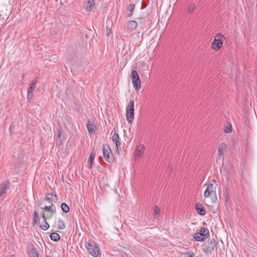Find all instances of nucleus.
I'll use <instances>...</instances> for the list:
<instances>
[{
  "label": "nucleus",
  "mask_w": 257,
  "mask_h": 257,
  "mask_svg": "<svg viewBox=\"0 0 257 257\" xmlns=\"http://www.w3.org/2000/svg\"><path fill=\"white\" fill-rule=\"evenodd\" d=\"M28 255L29 257H39V252L37 249L32 244L29 247Z\"/></svg>",
  "instance_id": "1a4fd4ad"
},
{
  "label": "nucleus",
  "mask_w": 257,
  "mask_h": 257,
  "mask_svg": "<svg viewBox=\"0 0 257 257\" xmlns=\"http://www.w3.org/2000/svg\"><path fill=\"white\" fill-rule=\"evenodd\" d=\"M41 216H42V217L44 221H45L46 220V217L45 216L44 212H42Z\"/></svg>",
  "instance_id": "2f4dec72"
},
{
  "label": "nucleus",
  "mask_w": 257,
  "mask_h": 257,
  "mask_svg": "<svg viewBox=\"0 0 257 257\" xmlns=\"http://www.w3.org/2000/svg\"><path fill=\"white\" fill-rule=\"evenodd\" d=\"M112 140L113 142H115L116 148H117V150L118 151L119 148H120V147L121 144L119 141V136H118V134L117 133H116L115 132L112 137Z\"/></svg>",
  "instance_id": "4468645a"
},
{
  "label": "nucleus",
  "mask_w": 257,
  "mask_h": 257,
  "mask_svg": "<svg viewBox=\"0 0 257 257\" xmlns=\"http://www.w3.org/2000/svg\"><path fill=\"white\" fill-rule=\"evenodd\" d=\"M132 82L134 87L136 90H139L141 88V79L138 72L136 70H133L131 73Z\"/></svg>",
  "instance_id": "20e7f679"
},
{
  "label": "nucleus",
  "mask_w": 257,
  "mask_h": 257,
  "mask_svg": "<svg viewBox=\"0 0 257 257\" xmlns=\"http://www.w3.org/2000/svg\"><path fill=\"white\" fill-rule=\"evenodd\" d=\"M58 136H59V137H60V134H59Z\"/></svg>",
  "instance_id": "58836bf2"
},
{
  "label": "nucleus",
  "mask_w": 257,
  "mask_h": 257,
  "mask_svg": "<svg viewBox=\"0 0 257 257\" xmlns=\"http://www.w3.org/2000/svg\"><path fill=\"white\" fill-rule=\"evenodd\" d=\"M154 211L155 215H158L160 213V209L157 206H156Z\"/></svg>",
  "instance_id": "c85d7f7f"
},
{
  "label": "nucleus",
  "mask_w": 257,
  "mask_h": 257,
  "mask_svg": "<svg viewBox=\"0 0 257 257\" xmlns=\"http://www.w3.org/2000/svg\"><path fill=\"white\" fill-rule=\"evenodd\" d=\"M87 130L89 133H94V130L93 129V125L92 124H91L89 121V120H88L87 123L86 124Z\"/></svg>",
  "instance_id": "b1692460"
},
{
  "label": "nucleus",
  "mask_w": 257,
  "mask_h": 257,
  "mask_svg": "<svg viewBox=\"0 0 257 257\" xmlns=\"http://www.w3.org/2000/svg\"><path fill=\"white\" fill-rule=\"evenodd\" d=\"M194 254L192 251H187L185 253V257H194Z\"/></svg>",
  "instance_id": "cd10ccee"
},
{
  "label": "nucleus",
  "mask_w": 257,
  "mask_h": 257,
  "mask_svg": "<svg viewBox=\"0 0 257 257\" xmlns=\"http://www.w3.org/2000/svg\"><path fill=\"white\" fill-rule=\"evenodd\" d=\"M57 227L61 230H63L65 228L64 222L60 218H58V220L55 222Z\"/></svg>",
  "instance_id": "6ab92c4d"
},
{
  "label": "nucleus",
  "mask_w": 257,
  "mask_h": 257,
  "mask_svg": "<svg viewBox=\"0 0 257 257\" xmlns=\"http://www.w3.org/2000/svg\"><path fill=\"white\" fill-rule=\"evenodd\" d=\"M135 6L134 4H130L127 8V17L128 18L131 17L135 11Z\"/></svg>",
  "instance_id": "f3484780"
},
{
  "label": "nucleus",
  "mask_w": 257,
  "mask_h": 257,
  "mask_svg": "<svg viewBox=\"0 0 257 257\" xmlns=\"http://www.w3.org/2000/svg\"><path fill=\"white\" fill-rule=\"evenodd\" d=\"M199 235L202 236L204 241L209 236V230L206 227H201L198 232Z\"/></svg>",
  "instance_id": "9d476101"
},
{
  "label": "nucleus",
  "mask_w": 257,
  "mask_h": 257,
  "mask_svg": "<svg viewBox=\"0 0 257 257\" xmlns=\"http://www.w3.org/2000/svg\"><path fill=\"white\" fill-rule=\"evenodd\" d=\"M41 208L50 212L51 214L47 216V219L50 218L53 216V215L56 213V211L55 206L53 204V203H51V205L41 207Z\"/></svg>",
  "instance_id": "6e6552de"
},
{
  "label": "nucleus",
  "mask_w": 257,
  "mask_h": 257,
  "mask_svg": "<svg viewBox=\"0 0 257 257\" xmlns=\"http://www.w3.org/2000/svg\"><path fill=\"white\" fill-rule=\"evenodd\" d=\"M50 238L53 241H57L60 240V237L58 233L53 232L50 235Z\"/></svg>",
  "instance_id": "5701e85b"
},
{
  "label": "nucleus",
  "mask_w": 257,
  "mask_h": 257,
  "mask_svg": "<svg viewBox=\"0 0 257 257\" xmlns=\"http://www.w3.org/2000/svg\"><path fill=\"white\" fill-rule=\"evenodd\" d=\"M33 92H31L30 90H27V98L28 99H31L33 98Z\"/></svg>",
  "instance_id": "c756f323"
},
{
  "label": "nucleus",
  "mask_w": 257,
  "mask_h": 257,
  "mask_svg": "<svg viewBox=\"0 0 257 257\" xmlns=\"http://www.w3.org/2000/svg\"><path fill=\"white\" fill-rule=\"evenodd\" d=\"M224 39L223 36L220 34L217 35L213 41L212 45L214 49L218 50L223 44V41Z\"/></svg>",
  "instance_id": "39448f33"
},
{
  "label": "nucleus",
  "mask_w": 257,
  "mask_h": 257,
  "mask_svg": "<svg viewBox=\"0 0 257 257\" xmlns=\"http://www.w3.org/2000/svg\"><path fill=\"white\" fill-rule=\"evenodd\" d=\"M37 84V80L36 79L32 80V81L29 84V87L28 88V90H30L31 92H33Z\"/></svg>",
  "instance_id": "4be33fe9"
},
{
  "label": "nucleus",
  "mask_w": 257,
  "mask_h": 257,
  "mask_svg": "<svg viewBox=\"0 0 257 257\" xmlns=\"http://www.w3.org/2000/svg\"><path fill=\"white\" fill-rule=\"evenodd\" d=\"M126 119L129 123H131L134 117V101L131 100L126 108Z\"/></svg>",
  "instance_id": "7ed1b4c3"
},
{
  "label": "nucleus",
  "mask_w": 257,
  "mask_h": 257,
  "mask_svg": "<svg viewBox=\"0 0 257 257\" xmlns=\"http://www.w3.org/2000/svg\"><path fill=\"white\" fill-rule=\"evenodd\" d=\"M161 167V168H162L163 167V165H161V164H160V168Z\"/></svg>",
  "instance_id": "e433bc0d"
},
{
  "label": "nucleus",
  "mask_w": 257,
  "mask_h": 257,
  "mask_svg": "<svg viewBox=\"0 0 257 257\" xmlns=\"http://www.w3.org/2000/svg\"><path fill=\"white\" fill-rule=\"evenodd\" d=\"M10 182L9 180H6L0 184V198L6 193L9 188Z\"/></svg>",
  "instance_id": "0eeeda50"
},
{
  "label": "nucleus",
  "mask_w": 257,
  "mask_h": 257,
  "mask_svg": "<svg viewBox=\"0 0 257 257\" xmlns=\"http://www.w3.org/2000/svg\"><path fill=\"white\" fill-rule=\"evenodd\" d=\"M144 150H145L144 146L143 145H140L138 146V147L135 152V155L136 156H138V157H140L142 156V155L143 154Z\"/></svg>",
  "instance_id": "dca6fc26"
},
{
  "label": "nucleus",
  "mask_w": 257,
  "mask_h": 257,
  "mask_svg": "<svg viewBox=\"0 0 257 257\" xmlns=\"http://www.w3.org/2000/svg\"><path fill=\"white\" fill-rule=\"evenodd\" d=\"M44 200H52V202H56L58 200V198L56 194L53 195L52 193H47L45 195V198L43 201Z\"/></svg>",
  "instance_id": "f8f14e48"
},
{
  "label": "nucleus",
  "mask_w": 257,
  "mask_h": 257,
  "mask_svg": "<svg viewBox=\"0 0 257 257\" xmlns=\"http://www.w3.org/2000/svg\"><path fill=\"white\" fill-rule=\"evenodd\" d=\"M214 191V188L212 184H209L204 192V196L205 198L208 197L212 192Z\"/></svg>",
  "instance_id": "9b49d317"
},
{
  "label": "nucleus",
  "mask_w": 257,
  "mask_h": 257,
  "mask_svg": "<svg viewBox=\"0 0 257 257\" xmlns=\"http://www.w3.org/2000/svg\"><path fill=\"white\" fill-rule=\"evenodd\" d=\"M226 133H229L231 132V129L229 127H227V129L225 130Z\"/></svg>",
  "instance_id": "72a5a7b5"
},
{
  "label": "nucleus",
  "mask_w": 257,
  "mask_h": 257,
  "mask_svg": "<svg viewBox=\"0 0 257 257\" xmlns=\"http://www.w3.org/2000/svg\"><path fill=\"white\" fill-rule=\"evenodd\" d=\"M95 157V152L94 150H92L91 152L88 160V163L89 164V169H90L92 167V163L93 162L94 158Z\"/></svg>",
  "instance_id": "a211bd4d"
},
{
  "label": "nucleus",
  "mask_w": 257,
  "mask_h": 257,
  "mask_svg": "<svg viewBox=\"0 0 257 257\" xmlns=\"http://www.w3.org/2000/svg\"><path fill=\"white\" fill-rule=\"evenodd\" d=\"M194 239L197 241H204L203 238H202V237L199 235L198 233H196L194 234L193 236Z\"/></svg>",
  "instance_id": "a878e982"
},
{
  "label": "nucleus",
  "mask_w": 257,
  "mask_h": 257,
  "mask_svg": "<svg viewBox=\"0 0 257 257\" xmlns=\"http://www.w3.org/2000/svg\"><path fill=\"white\" fill-rule=\"evenodd\" d=\"M45 224L44 225H40V227L43 230H47L49 227V224L48 223V222L46 221H44Z\"/></svg>",
  "instance_id": "bb28decb"
},
{
  "label": "nucleus",
  "mask_w": 257,
  "mask_h": 257,
  "mask_svg": "<svg viewBox=\"0 0 257 257\" xmlns=\"http://www.w3.org/2000/svg\"><path fill=\"white\" fill-rule=\"evenodd\" d=\"M195 209L197 210V213L200 215L204 216L206 214V211L204 208L203 207L202 205L200 203H198L196 204Z\"/></svg>",
  "instance_id": "2eb2a0df"
},
{
  "label": "nucleus",
  "mask_w": 257,
  "mask_h": 257,
  "mask_svg": "<svg viewBox=\"0 0 257 257\" xmlns=\"http://www.w3.org/2000/svg\"><path fill=\"white\" fill-rule=\"evenodd\" d=\"M103 156L107 163H111L113 161L114 157L108 145H103Z\"/></svg>",
  "instance_id": "f03ea898"
},
{
  "label": "nucleus",
  "mask_w": 257,
  "mask_h": 257,
  "mask_svg": "<svg viewBox=\"0 0 257 257\" xmlns=\"http://www.w3.org/2000/svg\"><path fill=\"white\" fill-rule=\"evenodd\" d=\"M61 207L63 211L65 213H68L69 211V207L68 205L65 202L61 204Z\"/></svg>",
  "instance_id": "393cba45"
},
{
  "label": "nucleus",
  "mask_w": 257,
  "mask_h": 257,
  "mask_svg": "<svg viewBox=\"0 0 257 257\" xmlns=\"http://www.w3.org/2000/svg\"><path fill=\"white\" fill-rule=\"evenodd\" d=\"M222 157V151L221 150H218V157L220 159Z\"/></svg>",
  "instance_id": "473e14b6"
},
{
  "label": "nucleus",
  "mask_w": 257,
  "mask_h": 257,
  "mask_svg": "<svg viewBox=\"0 0 257 257\" xmlns=\"http://www.w3.org/2000/svg\"><path fill=\"white\" fill-rule=\"evenodd\" d=\"M48 204V205H51V203H53L52 200H46Z\"/></svg>",
  "instance_id": "f704fd0d"
},
{
  "label": "nucleus",
  "mask_w": 257,
  "mask_h": 257,
  "mask_svg": "<svg viewBox=\"0 0 257 257\" xmlns=\"http://www.w3.org/2000/svg\"><path fill=\"white\" fill-rule=\"evenodd\" d=\"M216 245V241L214 238L209 239L207 245L204 246L203 250L204 252L212 253L214 251Z\"/></svg>",
  "instance_id": "423d86ee"
},
{
  "label": "nucleus",
  "mask_w": 257,
  "mask_h": 257,
  "mask_svg": "<svg viewBox=\"0 0 257 257\" xmlns=\"http://www.w3.org/2000/svg\"><path fill=\"white\" fill-rule=\"evenodd\" d=\"M46 257H51V256L50 255H46Z\"/></svg>",
  "instance_id": "4c0bfd02"
},
{
  "label": "nucleus",
  "mask_w": 257,
  "mask_h": 257,
  "mask_svg": "<svg viewBox=\"0 0 257 257\" xmlns=\"http://www.w3.org/2000/svg\"><path fill=\"white\" fill-rule=\"evenodd\" d=\"M39 220V214L37 211H34L33 213V225H35Z\"/></svg>",
  "instance_id": "412c9836"
},
{
  "label": "nucleus",
  "mask_w": 257,
  "mask_h": 257,
  "mask_svg": "<svg viewBox=\"0 0 257 257\" xmlns=\"http://www.w3.org/2000/svg\"><path fill=\"white\" fill-rule=\"evenodd\" d=\"M95 3L94 0H88L86 6V10L87 11H91L92 9L94 7Z\"/></svg>",
  "instance_id": "aec40b11"
},
{
  "label": "nucleus",
  "mask_w": 257,
  "mask_h": 257,
  "mask_svg": "<svg viewBox=\"0 0 257 257\" xmlns=\"http://www.w3.org/2000/svg\"><path fill=\"white\" fill-rule=\"evenodd\" d=\"M42 202L43 201H41V202H40L39 204H38V206H41L42 205Z\"/></svg>",
  "instance_id": "c9c22d12"
},
{
  "label": "nucleus",
  "mask_w": 257,
  "mask_h": 257,
  "mask_svg": "<svg viewBox=\"0 0 257 257\" xmlns=\"http://www.w3.org/2000/svg\"><path fill=\"white\" fill-rule=\"evenodd\" d=\"M85 246L92 256L94 257H100L101 252L99 247L94 241H91L86 243Z\"/></svg>",
  "instance_id": "f257e3e1"
},
{
  "label": "nucleus",
  "mask_w": 257,
  "mask_h": 257,
  "mask_svg": "<svg viewBox=\"0 0 257 257\" xmlns=\"http://www.w3.org/2000/svg\"><path fill=\"white\" fill-rule=\"evenodd\" d=\"M226 148V145L224 143H222L219 145V150H221L223 151L224 149H225Z\"/></svg>",
  "instance_id": "7c9ffc66"
},
{
  "label": "nucleus",
  "mask_w": 257,
  "mask_h": 257,
  "mask_svg": "<svg viewBox=\"0 0 257 257\" xmlns=\"http://www.w3.org/2000/svg\"><path fill=\"white\" fill-rule=\"evenodd\" d=\"M138 27V23L136 21L131 20L128 21L126 24L127 29L131 31L136 29Z\"/></svg>",
  "instance_id": "ddd939ff"
}]
</instances>
